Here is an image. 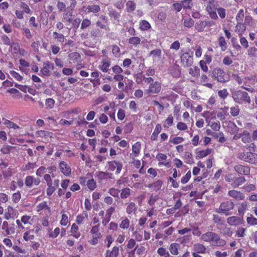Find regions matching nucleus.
I'll return each instance as SVG.
<instances>
[{"label":"nucleus","instance_id":"55","mask_svg":"<svg viewBox=\"0 0 257 257\" xmlns=\"http://www.w3.org/2000/svg\"><path fill=\"white\" fill-rule=\"evenodd\" d=\"M244 17V11L243 9H240L238 12L235 19L237 23H242L243 19Z\"/></svg>","mask_w":257,"mask_h":257},{"label":"nucleus","instance_id":"7","mask_svg":"<svg viewBox=\"0 0 257 257\" xmlns=\"http://www.w3.org/2000/svg\"><path fill=\"white\" fill-rule=\"evenodd\" d=\"M214 2L215 0H203V4L209 17L212 19L217 20L218 17L215 11Z\"/></svg>","mask_w":257,"mask_h":257},{"label":"nucleus","instance_id":"10","mask_svg":"<svg viewBox=\"0 0 257 257\" xmlns=\"http://www.w3.org/2000/svg\"><path fill=\"white\" fill-rule=\"evenodd\" d=\"M238 157L240 160L251 164L257 163V154L250 152L240 153Z\"/></svg>","mask_w":257,"mask_h":257},{"label":"nucleus","instance_id":"50","mask_svg":"<svg viewBox=\"0 0 257 257\" xmlns=\"http://www.w3.org/2000/svg\"><path fill=\"white\" fill-rule=\"evenodd\" d=\"M158 196H153V195H151L148 201V204L149 206V207H153V208H155V203L158 200Z\"/></svg>","mask_w":257,"mask_h":257},{"label":"nucleus","instance_id":"40","mask_svg":"<svg viewBox=\"0 0 257 257\" xmlns=\"http://www.w3.org/2000/svg\"><path fill=\"white\" fill-rule=\"evenodd\" d=\"M137 210V206L134 202H131L126 207V212L128 214L135 213Z\"/></svg>","mask_w":257,"mask_h":257},{"label":"nucleus","instance_id":"38","mask_svg":"<svg viewBox=\"0 0 257 257\" xmlns=\"http://www.w3.org/2000/svg\"><path fill=\"white\" fill-rule=\"evenodd\" d=\"M218 42L219 46L221 48L222 51H224L227 49V44L226 42L225 38L223 36H220L218 38Z\"/></svg>","mask_w":257,"mask_h":257},{"label":"nucleus","instance_id":"63","mask_svg":"<svg viewBox=\"0 0 257 257\" xmlns=\"http://www.w3.org/2000/svg\"><path fill=\"white\" fill-rule=\"evenodd\" d=\"M157 253L160 255L164 257H168L169 256V253L166 250L164 247H159L157 249Z\"/></svg>","mask_w":257,"mask_h":257},{"label":"nucleus","instance_id":"25","mask_svg":"<svg viewBox=\"0 0 257 257\" xmlns=\"http://www.w3.org/2000/svg\"><path fill=\"white\" fill-rule=\"evenodd\" d=\"M119 247L115 246L111 250H107L105 253V257H118L119 255Z\"/></svg>","mask_w":257,"mask_h":257},{"label":"nucleus","instance_id":"29","mask_svg":"<svg viewBox=\"0 0 257 257\" xmlns=\"http://www.w3.org/2000/svg\"><path fill=\"white\" fill-rule=\"evenodd\" d=\"M162 131V126L160 124H157L156 125L155 130L151 136V139L152 141H156L158 138V135Z\"/></svg>","mask_w":257,"mask_h":257},{"label":"nucleus","instance_id":"6","mask_svg":"<svg viewBox=\"0 0 257 257\" xmlns=\"http://www.w3.org/2000/svg\"><path fill=\"white\" fill-rule=\"evenodd\" d=\"M37 219V217L32 214H25L21 216V219L16 220V224L19 229H24V225H31Z\"/></svg>","mask_w":257,"mask_h":257},{"label":"nucleus","instance_id":"16","mask_svg":"<svg viewBox=\"0 0 257 257\" xmlns=\"http://www.w3.org/2000/svg\"><path fill=\"white\" fill-rule=\"evenodd\" d=\"M41 182L38 178H35L32 176H28L25 178V183L27 187L31 188L33 185L38 186Z\"/></svg>","mask_w":257,"mask_h":257},{"label":"nucleus","instance_id":"46","mask_svg":"<svg viewBox=\"0 0 257 257\" xmlns=\"http://www.w3.org/2000/svg\"><path fill=\"white\" fill-rule=\"evenodd\" d=\"M212 151V149H211V148H208L206 150L199 151L197 153V156L199 158H204L206 156H208V155L210 154Z\"/></svg>","mask_w":257,"mask_h":257},{"label":"nucleus","instance_id":"5","mask_svg":"<svg viewBox=\"0 0 257 257\" xmlns=\"http://www.w3.org/2000/svg\"><path fill=\"white\" fill-rule=\"evenodd\" d=\"M181 63L184 67H189L193 63V52L187 49L185 52L181 51Z\"/></svg>","mask_w":257,"mask_h":257},{"label":"nucleus","instance_id":"12","mask_svg":"<svg viewBox=\"0 0 257 257\" xmlns=\"http://www.w3.org/2000/svg\"><path fill=\"white\" fill-rule=\"evenodd\" d=\"M37 137L42 138L44 143H47L51 142L53 137V133L49 131L40 130L35 133Z\"/></svg>","mask_w":257,"mask_h":257},{"label":"nucleus","instance_id":"37","mask_svg":"<svg viewBox=\"0 0 257 257\" xmlns=\"http://www.w3.org/2000/svg\"><path fill=\"white\" fill-rule=\"evenodd\" d=\"M36 167H37V165L36 163H28L23 166L22 169L24 171H29L30 173H32Z\"/></svg>","mask_w":257,"mask_h":257},{"label":"nucleus","instance_id":"49","mask_svg":"<svg viewBox=\"0 0 257 257\" xmlns=\"http://www.w3.org/2000/svg\"><path fill=\"white\" fill-rule=\"evenodd\" d=\"M130 225V221L127 218H123L119 224V227L122 229H127Z\"/></svg>","mask_w":257,"mask_h":257},{"label":"nucleus","instance_id":"14","mask_svg":"<svg viewBox=\"0 0 257 257\" xmlns=\"http://www.w3.org/2000/svg\"><path fill=\"white\" fill-rule=\"evenodd\" d=\"M256 81V80L255 78L254 77H245L243 79V82L244 84L241 86V87L249 92H253L254 91V89L250 88L249 87L254 84Z\"/></svg>","mask_w":257,"mask_h":257},{"label":"nucleus","instance_id":"33","mask_svg":"<svg viewBox=\"0 0 257 257\" xmlns=\"http://www.w3.org/2000/svg\"><path fill=\"white\" fill-rule=\"evenodd\" d=\"M83 9L86 13L92 12L94 13L98 12L100 10L99 6L98 5L88 6V7H84Z\"/></svg>","mask_w":257,"mask_h":257},{"label":"nucleus","instance_id":"51","mask_svg":"<svg viewBox=\"0 0 257 257\" xmlns=\"http://www.w3.org/2000/svg\"><path fill=\"white\" fill-rule=\"evenodd\" d=\"M184 139L181 137H176L173 138H170L169 142L174 145H177L182 143L184 142Z\"/></svg>","mask_w":257,"mask_h":257},{"label":"nucleus","instance_id":"4","mask_svg":"<svg viewBox=\"0 0 257 257\" xmlns=\"http://www.w3.org/2000/svg\"><path fill=\"white\" fill-rule=\"evenodd\" d=\"M234 207V204L233 202L225 201L220 203L219 207L215 210V211L219 214L228 216L231 214V211Z\"/></svg>","mask_w":257,"mask_h":257},{"label":"nucleus","instance_id":"48","mask_svg":"<svg viewBox=\"0 0 257 257\" xmlns=\"http://www.w3.org/2000/svg\"><path fill=\"white\" fill-rule=\"evenodd\" d=\"M136 9L135 3L132 1H128L126 3V10L128 13H131L135 11Z\"/></svg>","mask_w":257,"mask_h":257},{"label":"nucleus","instance_id":"41","mask_svg":"<svg viewBox=\"0 0 257 257\" xmlns=\"http://www.w3.org/2000/svg\"><path fill=\"white\" fill-rule=\"evenodd\" d=\"M36 209L37 212H40L42 210H47L48 211H50V207L48 206L47 202L45 201H43V202L40 203L36 206Z\"/></svg>","mask_w":257,"mask_h":257},{"label":"nucleus","instance_id":"19","mask_svg":"<svg viewBox=\"0 0 257 257\" xmlns=\"http://www.w3.org/2000/svg\"><path fill=\"white\" fill-rule=\"evenodd\" d=\"M234 169L240 175H247L249 174V168L247 166L237 165L234 166Z\"/></svg>","mask_w":257,"mask_h":257},{"label":"nucleus","instance_id":"23","mask_svg":"<svg viewBox=\"0 0 257 257\" xmlns=\"http://www.w3.org/2000/svg\"><path fill=\"white\" fill-rule=\"evenodd\" d=\"M209 78L205 74H202L200 78L199 84L209 88H212L213 84L209 82Z\"/></svg>","mask_w":257,"mask_h":257},{"label":"nucleus","instance_id":"42","mask_svg":"<svg viewBox=\"0 0 257 257\" xmlns=\"http://www.w3.org/2000/svg\"><path fill=\"white\" fill-rule=\"evenodd\" d=\"M139 28L142 31H147L151 28L150 24L146 20H142L139 23Z\"/></svg>","mask_w":257,"mask_h":257},{"label":"nucleus","instance_id":"39","mask_svg":"<svg viewBox=\"0 0 257 257\" xmlns=\"http://www.w3.org/2000/svg\"><path fill=\"white\" fill-rule=\"evenodd\" d=\"M162 181L158 180L152 184L149 185L148 187L152 189L154 191H157L159 190L162 186Z\"/></svg>","mask_w":257,"mask_h":257},{"label":"nucleus","instance_id":"28","mask_svg":"<svg viewBox=\"0 0 257 257\" xmlns=\"http://www.w3.org/2000/svg\"><path fill=\"white\" fill-rule=\"evenodd\" d=\"M78 230V226L75 223L72 224L70 229V232L71 233V235L75 238H78L80 236L81 234L80 232H79Z\"/></svg>","mask_w":257,"mask_h":257},{"label":"nucleus","instance_id":"17","mask_svg":"<svg viewBox=\"0 0 257 257\" xmlns=\"http://www.w3.org/2000/svg\"><path fill=\"white\" fill-rule=\"evenodd\" d=\"M59 168L62 174L66 176H69L71 173V169L64 161H61L59 164Z\"/></svg>","mask_w":257,"mask_h":257},{"label":"nucleus","instance_id":"35","mask_svg":"<svg viewBox=\"0 0 257 257\" xmlns=\"http://www.w3.org/2000/svg\"><path fill=\"white\" fill-rule=\"evenodd\" d=\"M241 138L242 142L244 143H248L251 141L250 134L246 130H244L243 132L241 133Z\"/></svg>","mask_w":257,"mask_h":257},{"label":"nucleus","instance_id":"32","mask_svg":"<svg viewBox=\"0 0 257 257\" xmlns=\"http://www.w3.org/2000/svg\"><path fill=\"white\" fill-rule=\"evenodd\" d=\"M112 174L107 172L100 171L97 173V177L99 180H104L108 178L112 179Z\"/></svg>","mask_w":257,"mask_h":257},{"label":"nucleus","instance_id":"30","mask_svg":"<svg viewBox=\"0 0 257 257\" xmlns=\"http://www.w3.org/2000/svg\"><path fill=\"white\" fill-rule=\"evenodd\" d=\"M194 252L198 253H205L206 248L205 246L200 243H196L193 245Z\"/></svg>","mask_w":257,"mask_h":257},{"label":"nucleus","instance_id":"22","mask_svg":"<svg viewBox=\"0 0 257 257\" xmlns=\"http://www.w3.org/2000/svg\"><path fill=\"white\" fill-rule=\"evenodd\" d=\"M141 149V144L139 142H136L132 146L133 153L131 154V158L134 159L135 158L137 157L140 153Z\"/></svg>","mask_w":257,"mask_h":257},{"label":"nucleus","instance_id":"56","mask_svg":"<svg viewBox=\"0 0 257 257\" xmlns=\"http://www.w3.org/2000/svg\"><path fill=\"white\" fill-rule=\"evenodd\" d=\"M183 24L185 27L190 28L194 24V21L190 18H183Z\"/></svg>","mask_w":257,"mask_h":257},{"label":"nucleus","instance_id":"31","mask_svg":"<svg viewBox=\"0 0 257 257\" xmlns=\"http://www.w3.org/2000/svg\"><path fill=\"white\" fill-rule=\"evenodd\" d=\"M246 179L244 177H239L233 180L231 183V185L233 188H236L244 183Z\"/></svg>","mask_w":257,"mask_h":257},{"label":"nucleus","instance_id":"62","mask_svg":"<svg viewBox=\"0 0 257 257\" xmlns=\"http://www.w3.org/2000/svg\"><path fill=\"white\" fill-rule=\"evenodd\" d=\"M136 245V241L134 238H130L127 243L126 244V248L127 249L131 250L133 248H135Z\"/></svg>","mask_w":257,"mask_h":257},{"label":"nucleus","instance_id":"61","mask_svg":"<svg viewBox=\"0 0 257 257\" xmlns=\"http://www.w3.org/2000/svg\"><path fill=\"white\" fill-rule=\"evenodd\" d=\"M221 232L224 236H231L233 233V231L231 228L225 227L222 229Z\"/></svg>","mask_w":257,"mask_h":257},{"label":"nucleus","instance_id":"60","mask_svg":"<svg viewBox=\"0 0 257 257\" xmlns=\"http://www.w3.org/2000/svg\"><path fill=\"white\" fill-rule=\"evenodd\" d=\"M256 186L254 184H246L244 185L242 189L247 192H251L252 191H254L255 190Z\"/></svg>","mask_w":257,"mask_h":257},{"label":"nucleus","instance_id":"64","mask_svg":"<svg viewBox=\"0 0 257 257\" xmlns=\"http://www.w3.org/2000/svg\"><path fill=\"white\" fill-rule=\"evenodd\" d=\"M247 223L250 225H257V218L251 215L250 216L247 217L246 218Z\"/></svg>","mask_w":257,"mask_h":257},{"label":"nucleus","instance_id":"57","mask_svg":"<svg viewBox=\"0 0 257 257\" xmlns=\"http://www.w3.org/2000/svg\"><path fill=\"white\" fill-rule=\"evenodd\" d=\"M53 37L59 42H63L65 40V37L62 34L54 32L53 34Z\"/></svg>","mask_w":257,"mask_h":257},{"label":"nucleus","instance_id":"54","mask_svg":"<svg viewBox=\"0 0 257 257\" xmlns=\"http://www.w3.org/2000/svg\"><path fill=\"white\" fill-rule=\"evenodd\" d=\"M173 117L172 115H169L167 119L165 120L163 126L165 128H168L173 123Z\"/></svg>","mask_w":257,"mask_h":257},{"label":"nucleus","instance_id":"9","mask_svg":"<svg viewBox=\"0 0 257 257\" xmlns=\"http://www.w3.org/2000/svg\"><path fill=\"white\" fill-rule=\"evenodd\" d=\"M213 76L220 82H225L229 80V75L223 70L219 68H216L213 69Z\"/></svg>","mask_w":257,"mask_h":257},{"label":"nucleus","instance_id":"45","mask_svg":"<svg viewBox=\"0 0 257 257\" xmlns=\"http://www.w3.org/2000/svg\"><path fill=\"white\" fill-rule=\"evenodd\" d=\"M61 214L62 216L60 223L62 226H66L69 222L68 215L66 214L65 211L63 210L61 211Z\"/></svg>","mask_w":257,"mask_h":257},{"label":"nucleus","instance_id":"53","mask_svg":"<svg viewBox=\"0 0 257 257\" xmlns=\"http://www.w3.org/2000/svg\"><path fill=\"white\" fill-rule=\"evenodd\" d=\"M205 21H199L195 24V28L198 32H202L205 27Z\"/></svg>","mask_w":257,"mask_h":257},{"label":"nucleus","instance_id":"59","mask_svg":"<svg viewBox=\"0 0 257 257\" xmlns=\"http://www.w3.org/2000/svg\"><path fill=\"white\" fill-rule=\"evenodd\" d=\"M10 74L13 77H14L17 81H21L23 79V76L14 70L10 71Z\"/></svg>","mask_w":257,"mask_h":257},{"label":"nucleus","instance_id":"26","mask_svg":"<svg viewBox=\"0 0 257 257\" xmlns=\"http://www.w3.org/2000/svg\"><path fill=\"white\" fill-rule=\"evenodd\" d=\"M246 29L245 24L243 23H237L235 27V32L238 34L239 37L242 36Z\"/></svg>","mask_w":257,"mask_h":257},{"label":"nucleus","instance_id":"8","mask_svg":"<svg viewBox=\"0 0 257 257\" xmlns=\"http://www.w3.org/2000/svg\"><path fill=\"white\" fill-rule=\"evenodd\" d=\"M100 224H97L93 226L90 230V233L92 235V238L89 242L92 245H96L98 243V240L100 239L102 235L99 231Z\"/></svg>","mask_w":257,"mask_h":257},{"label":"nucleus","instance_id":"43","mask_svg":"<svg viewBox=\"0 0 257 257\" xmlns=\"http://www.w3.org/2000/svg\"><path fill=\"white\" fill-rule=\"evenodd\" d=\"M183 158L184 159L185 162L187 164H191L194 163L193 155L189 152H185Z\"/></svg>","mask_w":257,"mask_h":257},{"label":"nucleus","instance_id":"2","mask_svg":"<svg viewBox=\"0 0 257 257\" xmlns=\"http://www.w3.org/2000/svg\"><path fill=\"white\" fill-rule=\"evenodd\" d=\"M201 240L210 243L213 246L222 247L226 244L224 239L220 238L215 232L208 231L202 234L200 237Z\"/></svg>","mask_w":257,"mask_h":257},{"label":"nucleus","instance_id":"15","mask_svg":"<svg viewBox=\"0 0 257 257\" xmlns=\"http://www.w3.org/2000/svg\"><path fill=\"white\" fill-rule=\"evenodd\" d=\"M54 68V65L52 63L46 61L43 63V67L41 69L40 72L42 76H49L51 73V71Z\"/></svg>","mask_w":257,"mask_h":257},{"label":"nucleus","instance_id":"34","mask_svg":"<svg viewBox=\"0 0 257 257\" xmlns=\"http://www.w3.org/2000/svg\"><path fill=\"white\" fill-rule=\"evenodd\" d=\"M180 244L177 243H172L169 246V250L171 253L173 255H178L179 253V248Z\"/></svg>","mask_w":257,"mask_h":257},{"label":"nucleus","instance_id":"1","mask_svg":"<svg viewBox=\"0 0 257 257\" xmlns=\"http://www.w3.org/2000/svg\"><path fill=\"white\" fill-rule=\"evenodd\" d=\"M47 170L49 174H45L44 179L46 182L48 187L46 190L47 195L48 196H51L58 187L59 185V180L55 179L53 182L52 181L51 176L53 177H54L53 172L56 171V167L55 166L49 167L47 168Z\"/></svg>","mask_w":257,"mask_h":257},{"label":"nucleus","instance_id":"52","mask_svg":"<svg viewBox=\"0 0 257 257\" xmlns=\"http://www.w3.org/2000/svg\"><path fill=\"white\" fill-rule=\"evenodd\" d=\"M131 195V189L129 188H125L121 190L120 193V198L121 199H125Z\"/></svg>","mask_w":257,"mask_h":257},{"label":"nucleus","instance_id":"47","mask_svg":"<svg viewBox=\"0 0 257 257\" xmlns=\"http://www.w3.org/2000/svg\"><path fill=\"white\" fill-rule=\"evenodd\" d=\"M189 73L193 77H198L200 75V70L197 66H194L189 68Z\"/></svg>","mask_w":257,"mask_h":257},{"label":"nucleus","instance_id":"24","mask_svg":"<svg viewBox=\"0 0 257 257\" xmlns=\"http://www.w3.org/2000/svg\"><path fill=\"white\" fill-rule=\"evenodd\" d=\"M226 131L231 134H236L238 133L239 128L235 123L232 121H228L226 126Z\"/></svg>","mask_w":257,"mask_h":257},{"label":"nucleus","instance_id":"44","mask_svg":"<svg viewBox=\"0 0 257 257\" xmlns=\"http://www.w3.org/2000/svg\"><path fill=\"white\" fill-rule=\"evenodd\" d=\"M34 231L33 229H29L27 230L23 234V238L25 241L33 240L35 238V235L31 234Z\"/></svg>","mask_w":257,"mask_h":257},{"label":"nucleus","instance_id":"18","mask_svg":"<svg viewBox=\"0 0 257 257\" xmlns=\"http://www.w3.org/2000/svg\"><path fill=\"white\" fill-rule=\"evenodd\" d=\"M110 63L109 59L107 58L102 59L98 66V68L103 72H107L109 70Z\"/></svg>","mask_w":257,"mask_h":257},{"label":"nucleus","instance_id":"20","mask_svg":"<svg viewBox=\"0 0 257 257\" xmlns=\"http://www.w3.org/2000/svg\"><path fill=\"white\" fill-rule=\"evenodd\" d=\"M242 220L241 218L238 216H232L227 218V223L231 226H237L241 224Z\"/></svg>","mask_w":257,"mask_h":257},{"label":"nucleus","instance_id":"27","mask_svg":"<svg viewBox=\"0 0 257 257\" xmlns=\"http://www.w3.org/2000/svg\"><path fill=\"white\" fill-rule=\"evenodd\" d=\"M3 124L5 125L9 128H13L14 130L20 129V127L16 123L11 121L5 118H3L2 119Z\"/></svg>","mask_w":257,"mask_h":257},{"label":"nucleus","instance_id":"3","mask_svg":"<svg viewBox=\"0 0 257 257\" xmlns=\"http://www.w3.org/2000/svg\"><path fill=\"white\" fill-rule=\"evenodd\" d=\"M233 100L238 104L250 103L251 99L248 93L240 90H234L232 93Z\"/></svg>","mask_w":257,"mask_h":257},{"label":"nucleus","instance_id":"36","mask_svg":"<svg viewBox=\"0 0 257 257\" xmlns=\"http://www.w3.org/2000/svg\"><path fill=\"white\" fill-rule=\"evenodd\" d=\"M162 52L160 49H156L150 52V55L152 57L153 60H160L161 57Z\"/></svg>","mask_w":257,"mask_h":257},{"label":"nucleus","instance_id":"13","mask_svg":"<svg viewBox=\"0 0 257 257\" xmlns=\"http://www.w3.org/2000/svg\"><path fill=\"white\" fill-rule=\"evenodd\" d=\"M161 89V85L160 82L156 81L151 83L148 89L145 90V94L147 95L159 93Z\"/></svg>","mask_w":257,"mask_h":257},{"label":"nucleus","instance_id":"11","mask_svg":"<svg viewBox=\"0 0 257 257\" xmlns=\"http://www.w3.org/2000/svg\"><path fill=\"white\" fill-rule=\"evenodd\" d=\"M106 167L107 170L110 171H114L116 169L115 174H118L121 172L122 168V164L120 161H112L107 163Z\"/></svg>","mask_w":257,"mask_h":257},{"label":"nucleus","instance_id":"21","mask_svg":"<svg viewBox=\"0 0 257 257\" xmlns=\"http://www.w3.org/2000/svg\"><path fill=\"white\" fill-rule=\"evenodd\" d=\"M228 195L238 200H242L245 198V196L242 192L235 190L229 191Z\"/></svg>","mask_w":257,"mask_h":257},{"label":"nucleus","instance_id":"58","mask_svg":"<svg viewBox=\"0 0 257 257\" xmlns=\"http://www.w3.org/2000/svg\"><path fill=\"white\" fill-rule=\"evenodd\" d=\"M141 40L140 38L138 37H131L128 40V43L134 45H137L140 44Z\"/></svg>","mask_w":257,"mask_h":257}]
</instances>
